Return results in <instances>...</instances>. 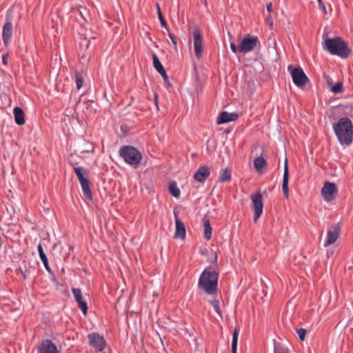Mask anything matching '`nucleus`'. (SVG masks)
I'll use <instances>...</instances> for the list:
<instances>
[{"instance_id": "nucleus-1", "label": "nucleus", "mask_w": 353, "mask_h": 353, "mask_svg": "<svg viewBox=\"0 0 353 353\" xmlns=\"http://www.w3.org/2000/svg\"><path fill=\"white\" fill-rule=\"evenodd\" d=\"M334 133L342 145H349L353 141V124L347 117H342L333 124Z\"/></svg>"}, {"instance_id": "nucleus-2", "label": "nucleus", "mask_w": 353, "mask_h": 353, "mask_svg": "<svg viewBox=\"0 0 353 353\" xmlns=\"http://www.w3.org/2000/svg\"><path fill=\"white\" fill-rule=\"evenodd\" d=\"M218 280V272L210 267L206 268L200 276L198 286L207 294L214 295L217 292Z\"/></svg>"}, {"instance_id": "nucleus-3", "label": "nucleus", "mask_w": 353, "mask_h": 353, "mask_svg": "<svg viewBox=\"0 0 353 353\" xmlns=\"http://www.w3.org/2000/svg\"><path fill=\"white\" fill-rule=\"evenodd\" d=\"M323 48L331 54L337 55L342 59H347L351 54L347 44L341 37L326 39L323 43Z\"/></svg>"}, {"instance_id": "nucleus-4", "label": "nucleus", "mask_w": 353, "mask_h": 353, "mask_svg": "<svg viewBox=\"0 0 353 353\" xmlns=\"http://www.w3.org/2000/svg\"><path fill=\"white\" fill-rule=\"evenodd\" d=\"M119 155L127 163L137 166L142 159L141 152L131 145H123L119 149Z\"/></svg>"}, {"instance_id": "nucleus-5", "label": "nucleus", "mask_w": 353, "mask_h": 353, "mask_svg": "<svg viewBox=\"0 0 353 353\" xmlns=\"http://www.w3.org/2000/svg\"><path fill=\"white\" fill-rule=\"evenodd\" d=\"M288 70L290 71L293 83L297 87H303L308 81V78L301 68H293L292 65L288 66Z\"/></svg>"}, {"instance_id": "nucleus-6", "label": "nucleus", "mask_w": 353, "mask_h": 353, "mask_svg": "<svg viewBox=\"0 0 353 353\" xmlns=\"http://www.w3.org/2000/svg\"><path fill=\"white\" fill-rule=\"evenodd\" d=\"M251 200L254 210V221L256 222L263 212V202L262 194L259 192H256L251 196Z\"/></svg>"}, {"instance_id": "nucleus-7", "label": "nucleus", "mask_w": 353, "mask_h": 353, "mask_svg": "<svg viewBox=\"0 0 353 353\" xmlns=\"http://www.w3.org/2000/svg\"><path fill=\"white\" fill-rule=\"evenodd\" d=\"M260 42L257 37H245L240 43L239 51L242 53H248L253 50Z\"/></svg>"}, {"instance_id": "nucleus-8", "label": "nucleus", "mask_w": 353, "mask_h": 353, "mask_svg": "<svg viewBox=\"0 0 353 353\" xmlns=\"http://www.w3.org/2000/svg\"><path fill=\"white\" fill-rule=\"evenodd\" d=\"M338 194V189L335 183L325 181L321 189V194L325 201L330 202L334 200Z\"/></svg>"}, {"instance_id": "nucleus-9", "label": "nucleus", "mask_w": 353, "mask_h": 353, "mask_svg": "<svg viewBox=\"0 0 353 353\" xmlns=\"http://www.w3.org/2000/svg\"><path fill=\"white\" fill-rule=\"evenodd\" d=\"M89 345L99 352H102L105 346L106 341L103 336L98 333L93 332L88 335Z\"/></svg>"}, {"instance_id": "nucleus-10", "label": "nucleus", "mask_w": 353, "mask_h": 353, "mask_svg": "<svg viewBox=\"0 0 353 353\" xmlns=\"http://www.w3.org/2000/svg\"><path fill=\"white\" fill-rule=\"evenodd\" d=\"M192 36L194 41V54L196 58L200 59L203 54V46L201 31L198 27L194 28Z\"/></svg>"}, {"instance_id": "nucleus-11", "label": "nucleus", "mask_w": 353, "mask_h": 353, "mask_svg": "<svg viewBox=\"0 0 353 353\" xmlns=\"http://www.w3.org/2000/svg\"><path fill=\"white\" fill-rule=\"evenodd\" d=\"M37 353H59V351L50 340L46 339L39 344Z\"/></svg>"}, {"instance_id": "nucleus-12", "label": "nucleus", "mask_w": 353, "mask_h": 353, "mask_svg": "<svg viewBox=\"0 0 353 353\" xmlns=\"http://www.w3.org/2000/svg\"><path fill=\"white\" fill-rule=\"evenodd\" d=\"M72 291L79 307L81 310L83 314L86 315L88 312V305L83 298L81 289L74 288L72 289Z\"/></svg>"}, {"instance_id": "nucleus-13", "label": "nucleus", "mask_w": 353, "mask_h": 353, "mask_svg": "<svg viewBox=\"0 0 353 353\" xmlns=\"http://www.w3.org/2000/svg\"><path fill=\"white\" fill-rule=\"evenodd\" d=\"M174 217H175V225H176V230L174 232V237L175 239H181L184 240L186 236V230L185 227V224L177 218V214L174 212Z\"/></svg>"}, {"instance_id": "nucleus-14", "label": "nucleus", "mask_w": 353, "mask_h": 353, "mask_svg": "<svg viewBox=\"0 0 353 353\" xmlns=\"http://www.w3.org/2000/svg\"><path fill=\"white\" fill-rule=\"evenodd\" d=\"M339 228L336 225H334L328 230L324 246L327 247L328 245L334 243L339 237Z\"/></svg>"}, {"instance_id": "nucleus-15", "label": "nucleus", "mask_w": 353, "mask_h": 353, "mask_svg": "<svg viewBox=\"0 0 353 353\" xmlns=\"http://www.w3.org/2000/svg\"><path fill=\"white\" fill-rule=\"evenodd\" d=\"M210 171L208 167L207 166H201L194 173V179L200 183H203L205 181L207 178L210 176Z\"/></svg>"}, {"instance_id": "nucleus-16", "label": "nucleus", "mask_w": 353, "mask_h": 353, "mask_svg": "<svg viewBox=\"0 0 353 353\" xmlns=\"http://www.w3.org/2000/svg\"><path fill=\"white\" fill-rule=\"evenodd\" d=\"M289 170L288 165V159H285V165H284V172H283V183H282V190L283 194L285 198H288L289 196Z\"/></svg>"}, {"instance_id": "nucleus-17", "label": "nucleus", "mask_w": 353, "mask_h": 353, "mask_svg": "<svg viewBox=\"0 0 353 353\" xmlns=\"http://www.w3.org/2000/svg\"><path fill=\"white\" fill-rule=\"evenodd\" d=\"M238 119V114L236 113H228V112H222L217 120L218 124H222L235 121Z\"/></svg>"}, {"instance_id": "nucleus-18", "label": "nucleus", "mask_w": 353, "mask_h": 353, "mask_svg": "<svg viewBox=\"0 0 353 353\" xmlns=\"http://www.w3.org/2000/svg\"><path fill=\"white\" fill-rule=\"evenodd\" d=\"M3 40L6 45L8 43L12 34V24L10 21L8 20L3 28Z\"/></svg>"}, {"instance_id": "nucleus-19", "label": "nucleus", "mask_w": 353, "mask_h": 353, "mask_svg": "<svg viewBox=\"0 0 353 353\" xmlns=\"http://www.w3.org/2000/svg\"><path fill=\"white\" fill-rule=\"evenodd\" d=\"M79 183L81 184L84 197L88 201H92V195L88 178L86 179L85 180L80 181Z\"/></svg>"}, {"instance_id": "nucleus-20", "label": "nucleus", "mask_w": 353, "mask_h": 353, "mask_svg": "<svg viewBox=\"0 0 353 353\" xmlns=\"http://www.w3.org/2000/svg\"><path fill=\"white\" fill-rule=\"evenodd\" d=\"M15 123L19 125H23L26 122L25 114L23 110L19 107H15L13 110Z\"/></svg>"}, {"instance_id": "nucleus-21", "label": "nucleus", "mask_w": 353, "mask_h": 353, "mask_svg": "<svg viewBox=\"0 0 353 353\" xmlns=\"http://www.w3.org/2000/svg\"><path fill=\"white\" fill-rule=\"evenodd\" d=\"M74 170L79 182L85 180L86 179L88 178V172L87 169H85V168L80 166L74 167Z\"/></svg>"}, {"instance_id": "nucleus-22", "label": "nucleus", "mask_w": 353, "mask_h": 353, "mask_svg": "<svg viewBox=\"0 0 353 353\" xmlns=\"http://www.w3.org/2000/svg\"><path fill=\"white\" fill-rule=\"evenodd\" d=\"M38 252H39V256H40V259L41 260V261L43 262V265H44V267L46 269V270L49 272H51V269L50 268V265L48 264V258L43 251V247H42V245L41 243H39L38 245Z\"/></svg>"}, {"instance_id": "nucleus-23", "label": "nucleus", "mask_w": 353, "mask_h": 353, "mask_svg": "<svg viewBox=\"0 0 353 353\" xmlns=\"http://www.w3.org/2000/svg\"><path fill=\"white\" fill-rule=\"evenodd\" d=\"M204 237L210 240L212 237V228L208 219H203Z\"/></svg>"}, {"instance_id": "nucleus-24", "label": "nucleus", "mask_w": 353, "mask_h": 353, "mask_svg": "<svg viewBox=\"0 0 353 353\" xmlns=\"http://www.w3.org/2000/svg\"><path fill=\"white\" fill-rule=\"evenodd\" d=\"M266 164V160L261 156L256 157L254 160V167L257 172H260Z\"/></svg>"}, {"instance_id": "nucleus-25", "label": "nucleus", "mask_w": 353, "mask_h": 353, "mask_svg": "<svg viewBox=\"0 0 353 353\" xmlns=\"http://www.w3.org/2000/svg\"><path fill=\"white\" fill-rule=\"evenodd\" d=\"M152 60H153V66L158 71L159 73H161V72L165 70V68L162 65L157 55L154 53L152 54Z\"/></svg>"}, {"instance_id": "nucleus-26", "label": "nucleus", "mask_w": 353, "mask_h": 353, "mask_svg": "<svg viewBox=\"0 0 353 353\" xmlns=\"http://www.w3.org/2000/svg\"><path fill=\"white\" fill-rule=\"evenodd\" d=\"M94 147L93 144L89 141H84L83 145L81 147V153H89L94 152Z\"/></svg>"}, {"instance_id": "nucleus-27", "label": "nucleus", "mask_w": 353, "mask_h": 353, "mask_svg": "<svg viewBox=\"0 0 353 353\" xmlns=\"http://www.w3.org/2000/svg\"><path fill=\"white\" fill-rule=\"evenodd\" d=\"M231 180V173L228 169H224L221 170V174L219 177V182L230 181Z\"/></svg>"}, {"instance_id": "nucleus-28", "label": "nucleus", "mask_w": 353, "mask_h": 353, "mask_svg": "<svg viewBox=\"0 0 353 353\" xmlns=\"http://www.w3.org/2000/svg\"><path fill=\"white\" fill-rule=\"evenodd\" d=\"M238 336H239V330L236 327L234 329L233 336H232V353H236Z\"/></svg>"}, {"instance_id": "nucleus-29", "label": "nucleus", "mask_w": 353, "mask_h": 353, "mask_svg": "<svg viewBox=\"0 0 353 353\" xmlns=\"http://www.w3.org/2000/svg\"><path fill=\"white\" fill-rule=\"evenodd\" d=\"M169 190L171 194L174 197H179L180 196V190L177 188L175 182H171L169 185Z\"/></svg>"}, {"instance_id": "nucleus-30", "label": "nucleus", "mask_w": 353, "mask_h": 353, "mask_svg": "<svg viewBox=\"0 0 353 353\" xmlns=\"http://www.w3.org/2000/svg\"><path fill=\"white\" fill-rule=\"evenodd\" d=\"M289 350L288 348L281 344V343H275L274 344V353H288Z\"/></svg>"}, {"instance_id": "nucleus-31", "label": "nucleus", "mask_w": 353, "mask_h": 353, "mask_svg": "<svg viewBox=\"0 0 353 353\" xmlns=\"http://www.w3.org/2000/svg\"><path fill=\"white\" fill-rule=\"evenodd\" d=\"M331 91L335 94L342 93L343 92V86L342 82H337L331 87Z\"/></svg>"}, {"instance_id": "nucleus-32", "label": "nucleus", "mask_w": 353, "mask_h": 353, "mask_svg": "<svg viewBox=\"0 0 353 353\" xmlns=\"http://www.w3.org/2000/svg\"><path fill=\"white\" fill-rule=\"evenodd\" d=\"M157 11H158V17L160 21L161 26L163 28H165L167 30H168V27L167 26V23L161 14L160 6L158 3L157 4Z\"/></svg>"}, {"instance_id": "nucleus-33", "label": "nucleus", "mask_w": 353, "mask_h": 353, "mask_svg": "<svg viewBox=\"0 0 353 353\" xmlns=\"http://www.w3.org/2000/svg\"><path fill=\"white\" fill-rule=\"evenodd\" d=\"M212 306L213 307L215 312L221 316V310L219 307V302L218 300L214 299L210 301Z\"/></svg>"}, {"instance_id": "nucleus-34", "label": "nucleus", "mask_w": 353, "mask_h": 353, "mask_svg": "<svg viewBox=\"0 0 353 353\" xmlns=\"http://www.w3.org/2000/svg\"><path fill=\"white\" fill-rule=\"evenodd\" d=\"M75 80H76L77 88L78 90H79L82 87L83 83V79L80 73L77 72L75 74Z\"/></svg>"}, {"instance_id": "nucleus-35", "label": "nucleus", "mask_w": 353, "mask_h": 353, "mask_svg": "<svg viewBox=\"0 0 353 353\" xmlns=\"http://www.w3.org/2000/svg\"><path fill=\"white\" fill-rule=\"evenodd\" d=\"M296 332L298 334V336H299V339L301 341H304L305 337V334H306V332H307L306 329H305V328L297 329L296 330Z\"/></svg>"}, {"instance_id": "nucleus-36", "label": "nucleus", "mask_w": 353, "mask_h": 353, "mask_svg": "<svg viewBox=\"0 0 353 353\" xmlns=\"http://www.w3.org/2000/svg\"><path fill=\"white\" fill-rule=\"evenodd\" d=\"M168 36H169L170 39H171L172 43H173L174 48H176L177 41H176V39L174 35L172 33H171L169 31V30H168Z\"/></svg>"}, {"instance_id": "nucleus-37", "label": "nucleus", "mask_w": 353, "mask_h": 353, "mask_svg": "<svg viewBox=\"0 0 353 353\" xmlns=\"http://www.w3.org/2000/svg\"><path fill=\"white\" fill-rule=\"evenodd\" d=\"M316 2H318L319 8L325 14L327 13L326 7L322 0H316Z\"/></svg>"}, {"instance_id": "nucleus-38", "label": "nucleus", "mask_w": 353, "mask_h": 353, "mask_svg": "<svg viewBox=\"0 0 353 353\" xmlns=\"http://www.w3.org/2000/svg\"><path fill=\"white\" fill-rule=\"evenodd\" d=\"M230 48L232 51L235 54H236L238 50H239V48H238L237 46L233 42L230 43Z\"/></svg>"}, {"instance_id": "nucleus-39", "label": "nucleus", "mask_w": 353, "mask_h": 353, "mask_svg": "<svg viewBox=\"0 0 353 353\" xmlns=\"http://www.w3.org/2000/svg\"><path fill=\"white\" fill-rule=\"evenodd\" d=\"M159 74L161 75L165 82H168V76L165 72V70Z\"/></svg>"}, {"instance_id": "nucleus-40", "label": "nucleus", "mask_w": 353, "mask_h": 353, "mask_svg": "<svg viewBox=\"0 0 353 353\" xmlns=\"http://www.w3.org/2000/svg\"><path fill=\"white\" fill-rule=\"evenodd\" d=\"M154 97L155 105L157 106V110H159V103H158V94H157V93H154Z\"/></svg>"}, {"instance_id": "nucleus-41", "label": "nucleus", "mask_w": 353, "mask_h": 353, "mask_svg": "<svg viewBox=\"0 0 353 353\" xmlns=\"http://www.w3.org/2000/svg\"><path fill=\"white\" fill-rule=\"evenodd\" d=\"M2 61L3 64L7 65L8 63V54H3L2 57Z\"/></svg>"}, {"instance_id": "nucleus-42", "label": "nucleus", "mask_w": 353, "mask_h": 353, "mask_svg": "<svg viewBox=\"0 0 353 353\" xmlns=\"http://www.w3.org/2000/svg\"><path fill=\"white\" fill-rule=\"evenodd\" d=\"M267 10L268 12H271L272 11V4L271 3L267 5Z\"/></svg>"}, {"instance_id": "nucleus-43", "label": "nucleus", "mask_w": 353, "mask_h": 353, "mask_svg": "<svg viewBox=\"0 0 353 353\" xmlns=\"http://www.w3.org/2000/svg\"><path fill=\"white\" fill-rule=\"evenodd\" d=\"M267 19H268V21L269 22L270 25L272 26L273 25V21H272V19H271L270 15L268 16Z\"/></svg>"}, {"instance_id": "nucleus-44", "label": "nucleus", "mask_w": 353, "mask_h": 353, "mask_svg": "<svg viewBox=\"0 0 353 353\" xmlns=\"http://www.w3.org/2000/svg\"><path fill=\"white\" fill-rule=\"evenodd\" d=\"M20 271H21V274H22V276H23V278L24 279H26V274L23 272V270H20Z\"/></svg>"}, {"instance_id": "nucleus-45", "label": "nucleus", "mask_w": 353, "mask_h": 353, "mask_svg": "<svg viewBox=\"0 0 353 353\" xmlns=\"http://www.w3.org/2000/svg\"><path fill=\"white\" fill-rule=\"evenodd\" d=\"M327 83H328L329 85H331V84H332V79H331L330 78H328V79H327Z\"/></svg>"}, {"instance_id": "nucleus-46", "label": "nucleus", "mask_w": 353, "mask_h": 353, "mask_svg": "<svg viewBox=\"0 0 353 353\" xmlns=\"http://www.w3.org/2000/svg\"><path fill=\"white\" fill-rule=\"evenodd\" d=\"M214 261L216 262L217 261V256L216 254H215V256H214Z\"/></svg>"}, {"instance_id": "nucleus-47", "label": "nucleus", "mask_w": 353, "mask_h": 353, "mask_svg": "<svg viewBox=\"0 0 353 353\" xmlns=\"http://www.w3.org/2000/svg\"><path fill=\"white\" fill-rule=\"evenodd\" d=\"M102 353H110V351L108 350V352H102Z\"/></svg>"}]
</instances>
